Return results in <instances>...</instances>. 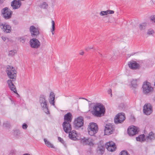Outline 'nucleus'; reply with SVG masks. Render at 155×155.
<instances>
[{"mask_svg":"<svg viewBox=\"0 0 155 155\" xmlns=\"http://www.w3.org/2000/svg\"><path fill=\"white\" fill-rule=\"evenodd\" d=\"M94 110L92 111V114L94 116L101 117L104 114L105 110L104 105L101 103H97L93 107Z\"/></svg>","mask_w":155,"mask_h":155,"instance_id":"f257e3e1","label":"nucleus"},{"mask_svg":"<svg viewBox=\"0 0 155 155\" xmlns=\"http://www.w3.org/2000/svg\"><path fill=\"white\" fill-rule=\"evenodd\" d=\"M6 72L8 77L12 79L13 81L16 80L17 75V71L15 68L11 65H8L6 70Z\"/></svg>","mask_w":155,"mask_h":155,"instance_id":"f03ea898","label":"nucleus"},{"mask_svg":"<svg viewBox=\"0 0 155 155\" xmlns=\"http://www.w3.org/2000/svg\"><path fill=\"white\" fill-rule=\"evenodd\" d=\"M87 130L89 134L91 136H93L98 131V126L96 123H91L88 125Z\"/></svg>","mask_w":155,"mask_h":155,"instance_id":"7ed1b4c3","label":"nucleus"},{"mask_svg":"<svg viewBox=\"0 0 155 155\" xmlns=\"http://www.w3.org/2000/svg\"><path fill=\"white\" fill-rule=\"evenodd\" d=\"M39 102L41 104V106L44 108V109L46 110L45 111L46 113L49 114L50 112L48 110V107L47 106V102L46 100L45 96L44 95H41L39 97Z\"/></svg>","mask_w":155,"mask_h":155,"instance_id":"20e7f679","label":"nucleus"},{"mask_svg":"<svg viewBox=\"0 0 155 155\" xmlns=\"http://www.w3.org/2000/svg\"><path fill=\"white\" fill-rule=\"evenodd\" d=\"M126 119L125 114L123 113H118L115 117L114 121L116 124H121Z\"/></svg>","mask_w":155,"mask_h":155,"instance_id":"39448f33","label":"nucleus"},{"mask_svg":"<svg viewBox=\"0 0 155 155\" xmlns=\"http://www.w3.org/2000/svg\"><path fill=\"white\" fill-rule=\"evenodd\" d=\"M115 127L111 124H107L105 126L104 133L105 135H109L114 131Z\"/></svg>","mask_w":155,"mask_h":155,"instance_id":"423d86ee","label":"nucleus"},{"mask_svg":"<svg viewBox=\"0 0 155 155\" xmlns=\"http://www.w3.org/2000/svg\"><path fill=\"white\" fill-rule=\"evenodd\" d=\"M84 122L83 117L82 116H79L75 119L74 124L75 128L78 129L83 126Z\"/></svg>","mask_w":155,"mask_h":155,"instance_id":"0eeeda50","label":"nucleus"},{"mask_svg":"<svg viewBox=\"0 0 155 155\" xmlns=\"http://www.w3.org/2000/svg\"><path fill=\"white\" fill-rule=\"evenodd\" d=\"M1 12L4 18L6 19H9L11 17L12 12L8 7H5L3 9Z\"/></svg>","mask_w":155,"mask_h":155,"instance_id":"6e6552de","label":"nucleus"},{"mask_svg":"<svg viewBox=\"0 0 155 155\" xmlns=\"http://www.w3.org/2000/svg\"><path fill=\"white\" fill-rule=\"evenodd\" d=\"M29 31L31 36L35 38H37L40 33L39 28H36L33 25L30 27Z\"/></svg>","mask_w":155,"mask_h":155,"instance_id":"1a4fd4ad","label":"nucleus"},{"mask_svg":"<svg viewBox=\"0 0 155 155\" xmlns=\"http://www.w3.org/2000/svg\"><path fill=\"white\" fill-rule=\"evenodd\" d=\"M143 110L145 114L149 115L152 112V106L150 103L146 104L143 107Z\"/></svg>","mask_w":155,"mask_h":155,"instance_id":"9d476101","label":"nucleus"},{"mask_svg":"<svg viewBox=\"0 0 155 155\" xmlns=\"http://www.w3.org/2000/svg\"><path fill=\"white\" fill-rule=\"evenodd\" d=\"M30 44L31 47L34 48H37L39 47L41 44L40 41L35 38L30 40Z\"/></svg>","mask_w":155,"mask_h":155,"instance_id":"9b49d317","label":"nucleus"},{"mask_svg":"<svg viewBox=\"0 0 155 155\" xmlns=\"http://www.w3.org/2000/svg\"><path fill=\"white\" fill-rule=\"evenodd\" d=\"M62 125L63 130L65 133H70L72 130L71 125L70 123L64 122Z\"/></svg>","mask_w":155,"mask_h":155,"instance_id":"f8f14e48","label":"nucleus"},{"mask_svg":"<svg viewBox=\"0 0 155 155\" xmlns=\"http://www.w3.org/2000/svg\"><path fill=\"white\" fill-rule=\"evenodd\" d=\"M21 5V2L19 0H13L11 2V6L14 9L19 8Z\"/></svg>","mask_w":155,"mask_h":155,"instance_id":"ddd939ff","label":"nucleus"},{"mask_svg":"<svg viewBox=\"0 0 155 155\" xmlns=\"http://www.w3.org/2000/svg\"><path fill=\"white\" fill-rule=\"evenodd\" d=\"M128 65L129 67L133 69H139L140 67L139 64L137 63L136 61H131L128 62Z\"/></svg>","mask_w":155,"mask_h":155,"instance_id":"4468645a","label":"nucleus"},{"mask_svg":"<svg viewBox=\"0 0 155 155\" xmlns=\"http://www.w3.org/2000/svg\"><path fill=\"white\" fill-rule=\"evenodd\" d=\"M128 134L130 136H134L137 133V128L136 127H129L127 130Z\"/></svg>","mask_w":155,"mask_h":155,"instance_id":"2eb2a0df","label":"nucleus"},{"mask_svg":"<svg viewBox=\"0 0 155 155\" xmlns=\"http://www.w3.org/2000/svg\"><path fill=\"white\" fill-rule=\"evenodd\" d=\"M81 142L85 145H88L90 146H93L94 143L92 141V139L90 138H86L84 137L81 140Z\"/></svg>","mask_w":155,"mask_h":155,"instance_id":"dca6fc26","label":"nucleus"},{"mask_svg":"<svg viewBox=\"0 0 155 155\" xmlns=\"http://www.w3.org/2000/svg\"><path fill=\"white\" fill-rule=\"evenodd\" d=\"M72 118L73 116L71 113L68 112L64 115V122L70 123L72 121Z\"/></svg>","mask_w":155,"mask_h":155,"instance_id":"f3484780","label":"nucleus"},{"mask_svg":"<svg viewBox=\"0 0 155 155\" xmlns=\"http://www.w3.org/2000/svg\"><path fill=\"white\" fill-rule=\"evenodd\" d=\"M0 27L3 31L6 33H9L11 31V26L6 23L1 25Z\"/></svg>","mask_w":155,"mask_h":155,"instance_id":"a211bd4d","label":"nucleus"},{"mask_svg":"<svg viewBox=\"0 0 155 155\" xmlns=\"http://www.w3.org/2000/svg\"><path fill=\"white\" fill-rule=\"evenodd\" d=\"M105 148L104 145L99 144L97 149V152L99 154L103 155L105 151Z\"/></svg>","mask_w":155,"mask_h":155,"instance_id":"6ab92c4d","label":"nucleus"},{"mask_svg":"<svg viewBox=\"0 0 155 155\" xmlns=\"http://www.w3.org/2000/svg\"><path fill=\"white\" fill-rule=\"evenodd\" d=\"M69 133V137L71 139L74 140H77V138L76 137L77 136V134L75 130L71 131Z\"/></svg>","mask_w":155,"mask_h":155,"instance_id":"aec40b11","label":"nucleus"},{"mask_svg":"<svg viewBox=\"0 0 155 155\" xmlns=\"http://www.w3.org/2000/svg\"><path fill=\"white\" fill-rule=\"evenodd\" d=\"M147 140H150L151 141L155 139V134L153 132L151 131L148 134V136L146 137Z\"/></svg>","mask_w":155,"mask_h":155,"instance_id":"412c9836","label":"nucleus"},{"mask_svg":"<svg viewBox=\"0 0 155 155\" xmlns=\"http://www.w3.org/2000/svg\"><path fill=\"white\" fill-rule=\"evenodd\" d=\"M50 99L51 102L50 104H51L52 105H54V98L55 95L54 93L53 92H51L50 93Z\"/></svg>","mask_w":155,"mask_h":155,"instance_id":"4be33fe9","label":"nucleus"},{"mask_svg":"<svg viewBox=\"0 0 155 155\" xmlns=\"http://www.w3.org/2000/svg\"><path fill=\"white\" fill-rule=\"evenodd\" d=\"M143 92L144 94H147L150 92L153 91V88H142Z\"/></svg>","mask_w":155,"mask_h":155,"instance_id":"5701e85b","label":"nucleus"},{"mask_svg":"<svg viewBox=\"0 0 155 155\" xmlns=\"http://www.w3.org/2000/svg\"><path fill=\"white\" fill-rule=\"evenodd\" d=\"M106 145L107 146V149L109 151L111 152L114 151H115L116 149V147L110 146V142L107 143Z\"/></svg>","mask_w":155,"mask_h":155,"instance_id":"b1692460","label":"nucleus"},{"mask_svg":"<svg viewBox=\"0 0 155 155\" xmlns=\"http://www.w3.org/2000/svg\"><path fill=\"white\" fill-rule=\"evenodd\" d=\"M44 140L45 142V144L49 147H51L53 148H56L53 144L51 143L49 141H48L46 139L44 138Z\"/></svg>","mask_w":155,"mask_h":155,"instance_id":"393cba45","label":"nucleus"},{"mask_svg":"<svg viewBox=\"0 0 155 155\" xmlns=\"http://www.w3.org/2000/svg\"><path fill=\"white\" fill-rule=\"evenodd\" d=\"M145 136L144 134L139 135L138 137H136V139L137 141L143 142L145 140Z\"/></svg>","mask_w":155,"mask_h":155,"instance_id":"a878e982","label":"nucleus"},{"mask_svg":"<svg viewBox=\"0 0 155 155\" xmlns=\"http://www.w3.org/2000/svg\"><path fill=\"white\" fill-rule=\"evenodd\" d=\"M142 87H152L151 86V84L147 81H145L143 82Z\"/></svg>","mask_w":155,"mask_h":155,"instance_id":"bb28decb","label":"nucleus"},{"mask_svg":"<svg viewBox=\"0 0 155 155\" xmlns=\"http://www.w3.org/2000/svg\"><path fill=\"white\" fill-rule=\"evenodd\" d=\"M147 26V24L145 23H143L139 25V28L140 30H143L145 29Z\"/></svg>","mask_w":155,"mask_h":155,"instance_id":"cd10ccee","label":"nucleus"},{"mask_svg":"<svg viewBox=\"0 0 155 155\" xmlns=\"http://www.w3.org/2000/svg\"><path fill=\"white\" fill-rule=\"evenodd\" d=\"M131 86L133 87L137 86V81L136 80H133L131 81Z\"/></svg>","mask_w":155,"mask_h":155,"instance_id":"c85d7f7f","label":"nucleus"},{"mask_svg":"<svg viewBox=\"0 0 155 155\" xmlns=\"http://www.w3.org/2000/svg\"><path fill=\"white\" fill-rule=\"evenodd\" d=\"M16 53V50H14L10 51L9 52L8 55L9 56L12 57L14 56Z\"/></svg>","mask_w":155,"mask_h":155,"instance_id":"c756f323","label":"nucleus"},{"mask_svg":"<svg viewBox=\"0 0 155 155\" xmlns=\"http://www.w3.org/2000/svg\"><path fill=\"white\" fill-rule=\"evenodd\" d=\"M51 23L52 28L51 29V30L52 33V35H53L54 34V31L55 29L54 21L53 20H52L51 21Z\"/></svg>","mask_w":155,"mask_h":155,"instance_id":"7c9ffc66","label":"nucleus"},{"mask_svg":"<svg viewBox=\"0 0 155 155\" xmlns=\"http://www.w3.org/2000/svg\"><path fill=\"white\" fill-rule=\"evenodd\" d=\"M119 155H130V154L127 151L124 150L121 151Z\"/></svg>","mask_w":155,"mask_h":155,"instance_id":"2f4dec72","label":"nucleus"},{"mask_svg":"<svg viewBox=\"0 0 155 155\" xmlns=\"http://www.w3.org/2000/svg\"><path fill=\"white\" fill-rule=\"evenodd\" d=\"M48 4L45 2H43L40 6L41 8H46L48 7Z\"/></svg>","mask_w":155,"mask_h":155,"instance_id":"473e14b6","label":"nucleus"},{"mask_svg":"<svg viewBox=\"0 0 155 155\" xmlns=\"http://www.w3.org/2000/svg\"><path fill=\"white\" fill-rule=\"evenodd\" d=\"M154 33V32L153 30L152 29H150L148 30L147 32V34L148 35H153Z\"/></svg>","mask_w":155,"mask_h":155,"instance_id":"72a5a7b5","label":"nucleus"},{"mask_svg":"<svg viewBox=\"0 0 155 155\" xmlns=\"http://www.w3.org/2000/svg\"><path fill=\"white\" fill-rule=\"evenodd\" d=\"M126 107L125 105L124 104L121 103L119 105V109H121L123 110H124L125 109Z\"/></svg>","mask_w":155,"mask_h":155,"instance_id":"f704fd0d","label":"nucleus"},{"mask_svg":"<svg viewBox=\"0 0 155 155\" xmlns=\"http://www.w3.org/2000/svg\"><path fill=\"white\" fill-rule=\"evenodd\" d=\"M12 80H8V84L9 87H12V86H14L12 82Z\"/></svg>","mask_w":155,"mask_h":155,"instance_id":"c9c22d12","label":"nucleus"},{"mask_svg":"<svg viewBox=\"0 0 155 155\" xmlns=\"http://www.w3.org/2000/svg\"><path fill=\"white\" fill-rule=\"evenodd\" d=\"M107 11H102L100 13V15L101 16H104L107 15Z\"/></svg>","mask_w":155,"mask_h":155,"instance_id":"e433bc0d","label":"nucleus"},{"mask_svg":"<svg viewBox=\"0 0 155 155\" xmlns=\"http://www.w3.org/2000/svg\"><path fill=\"white\" fill-rule=\"evenodd\" d=\"M58 140L64 145L65 144V142L63 139L60 137H58Z\"/></svg>","mask_w":155,"mask_h":155,"instance_id":"4c0bfd02","label":"nucleus"},{"mask_svg":"<svg viewBox=\"0 0 155 155\" xmlns=\"http://www.w3.org/2000/svg\"><path fill=\"white\" fill-rule=\"evenodd\" d=\"M3 127H9L10 126V125L9 123H6L3 124Z\"/></svg>","mask_w":155,"mask_h":155,"instance_id":"58836bf2","label":"nucleus"},{"mask_svg":"<svg viewBox=\"0 0 155 155\" xmlns=\"http://www.w3.org/2000/svg\"><path fill=\"white\" fill-rule=\"evenodd\" d=\"M94 48L93 46H88L87 47H86L85 48V50L87 51H88L89 50L91 49H94Z\"/></svg>","mask_w":155,"mask_h":155,"instance_id":"ea45409f","label":"nucleus"},{"mask_svg":"<svg viewBox=\"0 0 155 155\" xmlns=\"http://www.w3.org/2000/svg\"><path fill=\"white\" fill-rule=\"evenodd\" d=\"M107 14H113L114 13V12L113 10H107Z\"/></svg>","mask_w":155,"mask_h":155,"instance_id":"a19ab883","label":"nucleus"},{"mask_svg":"<svg viewBox=\"0 0 155 155\" xmlns=\"http://www.w3.org/2000/svg\"><path fill=\"white\" fill-rule=\"evenodd\" d=\"M28 127V125L26 123H24L22 125V128L24 129H26Z\"/></svg>","mask_w":155,"mask_h":155,"instance_id":"79ce46f5","label":"nucleus"},{"mask_svg":"<svg viewBox=\"0 0 155 155\" xmlns=\"http://www.w3.org/2000/svg\"><path fill=\"white\" fill-rule=\"evenodd\" d=\"M107 92L108 94H110L111 97H112V90L111 89L109 88Z\"/></svg>","mask_w":155,"mask_h":155,"instance_id":"37998d69","label":"nucleus"},{"mask_svg":"<svg viewBox=\"0 0 155 155\" xmlns=\"http://www.w3.org/2000/svg\"><path fill=\"white\" fill-rule=\"evenodd\" d=\"M110 142V146L116 147L115 144L113 142L111 141Z\"/></svg>","mask_w":155,"mask_h":155,"instance_id":"c03bdc74","label":"nucleus"},{"mask_svg":"<svg viewBox=\"0 0 155 155\" xmlns=\"http://www.w3.org/2000/svg\"><path fill=\"white\" fill-rule=\"evenodd\" d=\"M19 134V130H16L14 132V135L16 134V135H18V134Z\"/></svg>","mask_w":155,"mask_h":155,"instance_id":"a18cd8bd","label":"nucleus"},{"mask_svg":"<svg viewBox=\"0 0 155 155\" xmlns=\"http://www.w3.org/2000/svg\"><path fill=\"white\" fill-rule=\"evenodd\" d=\"M150 19L151 20L153 21L155 23V16L150 17Z\"/></svg>","mask_w":155,"mask_h":155,"instance_id":"49530a36","label":"nucleus"},{"mask_svg":"<svg viewBox=\"0 0 155 155\" xmlns=\"http://www.w3.org/2000/svg\"><path fill=\"white\" fill-rule=\"evenodd\" d=\"M11 90V91H14L15 90H16V88H10Z\"/></svg>","mask_w":155,"mask_h":155,"instance_id":"de8ad7c7","label":"nucleus"},{"mask_svg":"<svg viewBox=\"0 0 155 155\" xmlns=\"http://www.w3.org/2000/svg\"><path fill=\"white\" fill-rule=\"evenodd\" d=\"M84 54V52L83 51H82L81 52L79 53V54L81 55H83Z\"/></svg>","mask_w":155,"mask_h":155,"instance_id":"09e8293b","label":"nucleus"},{"mask_svg":"<svg viewBox=\"0 0 155 155\" xmlns=\"http://www.w3.org/2000/svg\"><path fill=\"white\" fill-rule=\"evenodd\" d=\"M2 38L4 41H5L6 40V38L4 37H2Z\"/></svg>","mask_w":155,"mask_h":155,"instance_id":"8fccbe9b","label":"nucleus"},{"mask_svg":"<svg viewBox=\"0 0 155 155\" xmlns=\"http://www.w3.org/2000/svg\"><path fill=\"white\" fill-rule=\"evenodd\" d=\"M4 1V0H0V4H2Z\"/></svg>","mask_w":155,"mask_h":155,"instance_id":"3c124183","label":"nucleus"},{"mask_svg":"<svg viewBox=\"0 0 155 155\" xmlns=\"http://www.w3.org/2000/svg\"><path fill=\"white\" fill-rule=\"evenodd\" d=\"M15 151L14 150H11V153H15Z\"/></svg>","mask_w":155,"mask_h":155,"instance_id":"603ef678","label":"nucleus"},{"mask_svg":"<svg viewBox=\"0 0 155 155\" xmlns=\"http://www.w3.org/2000/svg\"><path fill=\"white\" fill-rule=\"evenodd\" d=\"M16 94H17V90L14 91H13Z\"/></svg>","mask_w":155,"mask_h":155,"instance_id":"864d4df0","label":"nucleus"},{"mask_svg":"<svg viewBox=\"0 0 155 155\" xmlns=\"http://www.w3.org/2000/svg\"><path fill=\"white\" fill-rule=\"evenodd\" d=\"M23 155H30L29 153H25V154H23Z\"/></svg>","mask_w":155,"mask_h":155,"instance_id":"5fc2aeb1","label":"nucleus"},{"mask_svg":"<svg viewBox=\"0 0 155 155\" xmlns=\"http://www.w3.org/2000/svg\"><path fill=\"white\" fill-rule=\"evenodd\" d=\"M17 97H19V94L18 93H17Z\"/></svg>","mask_w":155,"mask_h":155,"instance_id":"6e6d98bb","label":"nucleus"},{"mask_svg":"<svg viewBox=\"0 0 155 155\" xmlns=\"http://www.w3.org/2000/svg\"><path fill=\"white\" fill-rule=\"evenodd\" d=\"M135 89H134V91H135ZM134 93L135 94H136V93H137V91H134Z\"/></svg>","mask_w":155,"mask_h":155,"instance_id":"4d7b16f0","label":"nucleus"},{"mask_svg":"<svg viewBox=\"0 0 155 155\" xmlns=\"http://www.w3.org/2000/svg\"><path fill=\"white\" fill-rule=\"evenodd\" d=\"M99 53L100 54L101 56H102V55L100 53Z\"/></svg>","mask_w":155,"mask_h":155,"instance_id":"13d9d810","label":"nucleus"},{"mask_svg":"<svg viewBox=\"0 0 155 155\" xmlns=\"http://www.w3.org/2000/svg\"><path fill=\"white\" fill-rule=\"evenodd\" d=\"M153 99L155 101V96L154 97Z\"/></svg>","mask_w":155,"mask_h":155,"instance_id":"bf43d9fd","label":"nucleus"}]
</instances>
